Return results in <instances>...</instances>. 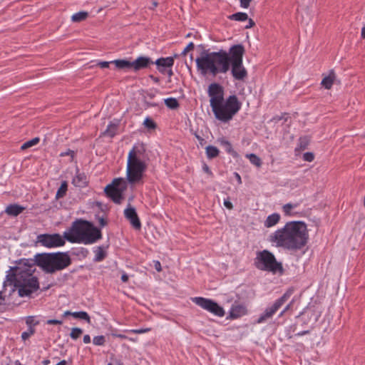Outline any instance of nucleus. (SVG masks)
Returning a JSON list of instances; mask_svg holds the SVG:
<instances>
[{"label": "nucleus", "mask_w": 365, "mask_h": 365, "mask_svg": "<svg viewBox=\"0 0 365 365\" xmlns=\"http://www.w3.org/2000/svg\"><path fill=\"white\" fill-rule=\"evenodd\" d=\"M298 204L287 203L283 206V210L286 214H289L292 208H295Z\"/></svg>", "instance_id": "39"}, {"label": "nucleus", "mask_w": 365, "mask_h": 365, "mask_svg": "<svg viewBox=\"0 0 365 365\" xmlns=\"http://www.w3.org/2000/svg\"><path fill=\"white\" fill-rule=\"evenodd\" d=\"M61 156H66V155H71V157H73L74 155V151L73 150H68L67 151L64 152V153H61Z\"/></svg>", "instance_id": "51"}, {"label": "nucleus", "mask_w": 365, "mask_h": 365, "mask_svg": "<svg viewBox=\"0 0 365 365\" xmlns=\"http://www.w3.org/2000/svg\"><path fill=\"white\" fill-rule=\"evenodd\" d=\"M33 265H37L44 272L53 274L63 270L71 264V258L68 252L39 253L34 256Z\"/></svg>", "instance_id": "7"}, {"label": "nucleus", "mask_w": 365, "mask_h": 365, "mask_svg": "<svg viewBox=\"0 0 365 365\" xmlns=\"http://www.w3.org/2000/svg\"><path fill=\"white\" fill-rule=\"evenodd\" d=\"M41 363L43 365H48L50 364V360L48 359H46L43 360Z\"/></svg>", "instance_id": "63"}, {"label": "nucleus", "mask_w": 365, "mask_h": 365, "mask_svg": "<svg viewBox=\"0 0 365 365\" xmlns=\"http://www.w3.org/2000/svg\"><path fill=\"white\" fill-rule=\"evenodd\" d=\"M176 55H175V56L159 58L155 61H153V64L156 65L157 69L160 73L165 74L166 69L170 68L173 66L174 59Z\"/></svg>", "instance_id": "13"}, {"label": "nucleus", "mask_w": 365, "mask_h": 365, "mask_svg": "<svg viewBox=\"0 0 365 365\" xmlns=\"http://www.w3.org/2000/svg\"><path fill=\"white\" fill-rule=\"evenodd\" d=\"M83 330L81 328L75 327L71 329L70 336L73 339H77L82 334Z\"/></svg>", "instance_id": "34"}, {"label": "nucleus", "mask_w": 365, "mask_h": 365, "mask_svg": "<svg viewBox=\"0 0 365 365\" xmlns=\"http://www.w3.org/2000/svg\"><path fill=\"white\" fill-rule=\"evenodd\" d=\"M89 252L86 248L81 247L76 253L77 255H82L83 257H86L88 255Z\"/></svg>", "instance_id": "47"}, {"label": "nucleus", "mask_w": 365, "mask_h": 365, "mask_svg": "<svg viewBox=\"0 0 365 365\" xmlns=\"http://www.w3.org/2000/svg\"><path fill=\"white\" fill-rule=\"evenodd\" d=\"M335 78V74L334 71H331L329 76H325L322 81L321 84L326 89H330L334 83V81Z\"/></svg>", "instance_id": "22"}, {"label": "nucleus", "mask_w": 365, "mask_h": 365, "mask_svg": "<svg viewBox=\"0 0 365 365\" xmlns=\"http://www.w3.org/2000/svg\"><path fill=\"white\" fill-rule=\"evenodd\" d=\"M72 317L76 319H83L88 323L91 322L90 316L86 312L84 311L72 312Z\"/></svg>", "instance_id": "31"}, {"label": "nucleus", "mask_w": 365, "mask_h": 365, "mask_svg": "<svg viewBox=\"0 0 365 365\" xmlns=\"http://www.w3.org/2000/svg\"><path fill=\"white\" fill-rule=\"evenodd\" d=\"M96 219L98 220V222H99L101 227H104L107 225L108 221L106 219L103 218V217H100L98 215H96Z\"/></svg>", "instance_id": "45"}, {"label": "nucleus", "mask_w": 365, "mask_h": 365, "mask_svg": "<svg viewBox=\"0 0 365 365\" xmlns=\"http://www.w3.org/2000/svg\"><path fill=\"white\" fill-rule=\"evenodd\" d=\"M95 252V262H101L106 257V252L104 251L103 247L101 246L97 247L96 250L94 251Z\"/></svg>", "instance_id": "25"}, {"label": "nucleus", "mask_w": 365, "mask_h": 365, "mask_svg": "<svg viewBox=\"0 0 365 365\" xmlns=\"http://www.w3.org/2000/svg\"><path fill=\"white\" fill-rule=\"evenodd\" d=\"M110 63H112L111 61H99L96 65L101 68H108Z\"/></svg>", "instance_id": "46"}, {"label": "nucleus", "mask_w": 365, "mask_h": 365, "mask_svg": "<svg viewBox=\"0 0 365 365\" xmlns=\"http://www.w3.org/2000/svg\"><path fill=\"white\" fill-rule=\"evenodd\" d=\"M293 301H292L289 304H288L284 308V310L287 312L292 307Z\"/></svg>", "instance_id": "60"}, {"label": "nucleus", "mask_w": 365, "mask_h": 365, "mask_svg": "<svg viewBox=\"0 0 365 365\" xmlns=\"http://www.w3.org/2000/svg\"><path fill=\"white\" fill-rule=\"evenodd\" d=\"M151 64H153V61L148 56H139L135 61H132V70L138 71L148 68Z\"/></svg>", "instance_id": "14"}, {"label": "nucleus", "mask_w": 365, "mask_h": 365, "mask_svg": "<svg viewBox=\"0 0 365 365\" xmlns=\"http://www.w3.org/2000/svg\"><path fill=\"white\" fill-rule=\"evenodd\" d=\"M229 19L237 21H245L248 19V15L244 12H237L229 16Z\"/></svg>", "instance_id": "28"}, {"label": "nucleus", "mask_w": 365, "mask_h": 365, "mask_svg": "<svg viewBox=\"0 0 365 365\" xmlns=\"http://www.w3.org/2000/svg\"><path fill=\"white\" fill-rule=\"evenodd\" d=\"M155 96V95L153 93H148L143 96V103L146 108L158 107L160 106L158 102L153 101Z\"/></svg>", "instance_id": "20"}, {"label": "nucleus", "mask_w": 365, "mask_h": 365, "mask_svg": "<svg viewBox=\"0 0 365 365\" xmlns=\"http://www.w3.org/2000/svg\"><path fill=\"white\" fill-rule=\"evenodd\" d=\"M191 300L202 309L212 313L217 317H222L225 316V312L224 309L216 302L211 299L202 297H192Z\"/></svg>", "instance_id": "10"}, {"label": "nucleus", "mask_w": 365, "mask_h": 365, "mask_svg": "<svg viewBox=\"0 0 365 365\" xmlns=\"http://www.w3.org/2000/svg\"><path fill=\"white\" fill-rule=\"evenodd\" d=\"M145 153V148L143 144L135 145L128 155L126 180L115 178L106 186L104 192L106 196L115 204H121L123 200V193L127 190L128 182L133 185L143 182L144 173L147 169V164L143 160Z\"/></svg>", "instance_id": "2"}, {"label": "nucleus", "mask_w": 365, "mask_h": 365, "mask_svg": "<svg viewBox=\"0 0 365 365\" xmlns=\"http://www.w3.org/2000/svg\"><path fill=\"white\" fill-rule=\"evenodd\" d=\"M46 324H63V321L62 320H58V319H48L46 322Z\"/></svg>", "instance_id": "49"}, {"label": "nucleus", "mask_w": 365, "mask_h": 365, "mask_svg": "<svg viewBox=\"0 0 365 365\" xmlns=\"http://www.w3.org/2000/svg\"><path fill=\"white\" fill-rule=\"evenodd\" d=\"M111 63H113L119 70H132V61L127 59H117L111 61Z\"/></svg>", "instance_id": "18"}, {"label": "nucleus", "mask_w": 365, "mask_h": 365, "mask_svg": "<svg viewBox=\"0 0 365 365\" xmlns=\"http://www.w3.org/2000/svg\"><path fill=\"white\" fill-rule=\"evenodd\" d=\"M220 145L225 149V150L231 155L234 158L238 157L237 153L232 148L231 143L222 138L218 140Z\"/></svg>", "instance_id": "19"}, {"label": "nucleus", "mask_w": 365, "mask_h": 365, "mask_svg": "<svg viewBox=\"0 0 365 365\" xmlns=\"http://www.w3.org/2000/svg\"><path fill=\"white\" fill-rule=\"evenodd\" d=\"M66 239L60 234H43L38 236V242L41 245L52 248L63 246L66 243Z\"/></svg>", "instance_id": "11"}, {"label": "nucleus", "mask_w": 365, "mask_h": 365, "mask_svg": "<svg viewBox=\"0 0 365 365\" xmlns=\"http://www.w3.org/2000/svg\"><path fill=\"white\" fill-rule=\"evenodd\" d=\"M312 315H314L313 312L312 310L309 309V310L302 312L301 314L299 316V317L303 320H305L306 318H309Z\"/></svg>", "instance_id": "41"}, {"label": "nucleus", "mask_w": 365, "mask_h": 365, "mask_svg": "<svg viewBox=\"0 0 365 365\" xmlns=\"http://www.w3.org/2000/svg\"><path fill=\"white\" fill-rule=\"evenodd\" d=\"M63 237L71 243L91 245L101 240L102 233L89 221L79 219L72 223L68 231L63 232Z\"/></svg>", "instance_id": "6"}, {"label": "nucleus", "mask_w": 365, "mask_h": 365, "mask_svg": "<svg viewBox=\"0 0 365 365\" xmlns=\"http://www.w3.org/2000/svg\"><path fill=\"white\" fill-rule=\"evenodd\" d=\"M143 125L149 129H155L156 128V123L148 117L145 119Z\"/></svg>", "instance_id": "38"}, {"label": "nucleus", "mask_w": 365, "mask_h": 365, "mask_svg": "<svg viewBox=\"0 0 365 365\" xmlns=\"http://www.w3.org/2000/svg\"><path fill=\"white\" fill-rule=\"evenodd\" d=\"M68 190V184L66 181L62 182L60 187L58 189L56 194V198L60 199L63 197L67 192Z\"/></svg>", "instance_id": "29"}, {"label": "nucleus", "mask_w": 365, "mask_h": 365, "mask_svg": "<svg viewBox=\"0 0 365 365\" xmlns=\"http://www.w3.org/2000/svg\"><path fill=\"white\" fill-rule=\"evenodd\" d=\"M255 265L259 270L271 272L272 273L283 272L282 263L277 262L274 255L267 250L257 253Z\"/></svg>", "instance_id": "8"}, {"label": "nucleus", "mask_w": 365, "mask_h": 365, "mask_svg": "<svg viewBox=\"0 0 365 365\" xmlns=\"http://www.w3.org/2000/svg\"><path fill=\"white\" fill-rule=\"evenodd\" d=\"M245 53L242 44L232 46L228 52L223 49L212 52L205 50L195 60L197 70L202 76L211 75L215 77L219 73H226L231 67L232 77L243 81L248 75L243 66Z\"/></svg>", "instance_id": "1"}, {"label": "nucleus", "mask_w": 365, "mask_h": 365, "mask_svg": "<svg viewBox=\"0 0 365 365\" xmlns=\"http://www.w3.org/2000/svg\"><path fill=\"white\" fill-rule=\"evenodd\" d=\"M293 292V289H287L281 297L276 299L272 305L268 306L265 309L264 312L262 313L259 318L257 319V323L262 324L267 322L268 319H272L273 316L282 307V305L289 299Z\"/></svg>", "instance_id": "9"}, {"label": "nucleus", "mask_w": 365, "mask_h": 365, "mask_svg": "<svg viewBox=\"0 0 365 365\" xmlns=\"http://www.w3.org/2000/svg\"><path fill=\"white\" fill-rule=\"evenodd\" d=\"M224 205L229 210H232L233 208L232 203L230 201L229 199H225L224 200Z\"/></svg>", "instance_id": "50"}, {"label": "nucleus", "mask_w": 365, "mask_h": 365, "mask_svg": "<svg viewBox=\"0 0 365 365\" xmlns=\"http://www.w3.org/2000/svg\"><path fill=\"white\" fill-rule=\"evenodd\" d=\"M194 135L196 138V139L198 140L199 144L201 146H203L206 143L205 140L198 133H197V132L194 133Z\"/></svg>", "instance_id": "43"}, {"label": "nucleus", "mask_w": 365, "mask_h": 365, "mask_svg": "<svg viewBox=\"0 0 365 365\" xmlns=\"http://www.w3.org/2000/svg\"><path fill=\"white\" fill-rule=\"evenodd\" d=\"M246 157L250 160V163L252 165H255L258 168H259L262 165V160L257 155L254 153H250L247 154Z\"/></svg>", "instance_id": "32"}, {"label": "nucleus", "mask_w": 365, "mask_h": 365, "mask_svg": "<svg viewBox=\"0 0 365 365\" xmlns=\"http://www.w3.org/2000/svg\"><path fill=\"white\" fill-rule=\"evenodd\" d=\"M151 330V328H145V329H131L130 330V332L135 333V334H143L148 332Z\"/></svg>", "instance_id": "42"}, {"label": "nucleus", "mask_w": 365, "mask_h": 365, "mask_svg": "<svg viewBox=\"0 0 365 365\" xmlns=\"http://www.w3.org/2000/svg\"><path fill=\"white\" fill-rule=\"evenodd\" d=\"M5 297L3 296L2 292L0 291V305L4 304Z\"/></svg>", "instance_id": "57"}, {"label": "nucleus", "mask_w": 365, "mask_h": 365, "mask_svg": "<svg viewBox=\"0 0 365 365\" xmlns=\"http://www.w3.org/2000/svg\"><path fill=\"white\" fill-rule=\"evenodd\" d=\"M248 24L245 26V29H250L255 25V21L252 19H248Z\"/></svg>", "instance_id": "52"}, {"label": "nucleus", "mask_w": 365, "mask_h": 365, "mask_svg": "<svg viewBox=\"0 0 365 365\" xmlns=\"http://www.w3.org/2000/svg\"><path fill=\"white\" fill-rule=\"evenodd\" d=\"M24 210V207L18 204H11L6 207L5 212L10 216L16 217L21 214Z\"/></svg>", "instance_id": "17"}, {"label": "nucleus", "mask_w": 365, "mask_h": 365, "mask_svg": "<svg viewBox=\"0 0 365 365\" xmlns=\"http://www.w3.org/2000/svg\"><path fill=\"white\" fill-rule=\"evenodd\" d=\"M234 175H235L236 179L237 180L238 183L241 184L242 180H241L240 175L237 173H234Z\"/></svg>", "instance_id": "58"}, {"label": "nucleus", "mask_w": 365, "mask_h": 365, "mask_svg": "<svg viewBox=\"0 0 365 365\" xmlns=\"http://www.w3.org/2000/svg\"><path fill=\"white\" fill-rule=\"evenodd\" d=\"M203 170H204L205 173H208V174H210V175H212V172L210 171V170L209 167H208L206 164H205V165H203Z\"/></svg>", "instance_id": "56"}, {"label": "nucleus", "mask_w": 365, "mask_h": 365, "mask_svg": "<svg viewBox=\"0 0 365 365\" xmlns=\"http://www.w3.org/2000/svg\"><path fill=\"white\" fill-rule=\"evenodd\" d=\"M207 95L215 118L220 122H230L242 108V103L236 95H230L225 99V89L220 83H210Z\"/></svg>", "instance_id": "3"}, {"label": "nucleus", "mask_w": 365, "mask_h": 365, "mask_svg": "<svg viewBox=\"0 0 365 365\" xmlns=\"http://www.w3.org/2000/svg\"><path fill=\"white\" fill-rule=\"evenodd\" d=\"M39 141H40V138L38 137L34 138L33 139L29 140L25 142L24 143H23L22 145L21 146V149L22 150H24L29 148H31L34 145H37L39 143Z\"/></svg>", "instance_id": "33"}, {"label": "nucleus", "mask_w": 365, "mask_h": 365, "mask_svg": "<svg viewBox=\"0 0 365 365\" xmlns=\"http://www.w3.org/2000/svg\"><path fill=\"white\" fill-rule=\"evenodd\" d=\"M88 181L86 175L81 173L78 168H76V175L72 180V184L78 187H85L88 185Z\"/></svg>", "instance_id": "15"}, {"label": "nucleus", "mask_w": 365, "mask_h": 365, "mask_svg": "<svg viewBox=\"0 0 365 365\" xmlns=\"http://www.w3.org/2000/svg\"><path fill=\"white\" fill-rule=\"evenodd\" d=\"M124 215L135 230H140L141 228V223L136 210L134 207H131L130 205L125 209Z\"/></svg>", "instance_id": "12"}, {"label": "nucleus", "mask_w": 365, "mask_h": 365, "mask_svg": "<svg viewBox=\"0 0 365 365\" xmlns=\"http://www.w3.org/2000/svg\"><path fill=\"white\" fill-rule=\"evenodd\" d=\"M88 17V12L81 11L72 15L71 21L74 23H79L85 21Z\"/></svg>", "instance_id": "24"}, {"label": "nucleus", "mask_w": 365, "mask_h": 365, "mask_svg": "<svg viewBox=\"0 0 365 365\" xmlns=\"http://www.w3.org/2000/svg\"><path fill=\"white\" fill-rule=\"evenodd\" d=\"M195 47V45L192 42L188 43V45L185 48L183 51L182 52V55L185 56L188 51L192 50Z\"/></svg>", "instance_id": "44"}, {"label": "nucleus", "mask_w": 365, "mask_h": 365, "mask_svg": "<svg viewBox=\"0 0 365 365\" xmlns=\"http://www.w3.org/2000/svg\"><path fill=\"white\" fill-rule=\"evenodd\" d=\"M26 324L29 327H34L39 324V322L35 319L33 316H29L26 319Z\"/></svg>", "instance_id": "37"}, {"label": "nucleus", "mask_w": 365, "mask_h": 365, "mask_svg": "<svg viewBox=\"0 0 365 365\" xmlns=\"http://www.w3.org/2000/svg\"><path fill=\"white\" fill-rule=\"evenodd\" d=\"M35 333V328L34 327H29L27 331H24L21 334V339L23 340L28 339L31 336H32Z\"/></svg>", "instance_id": "36"}, {"label": "nucleus", "mask_w": 365, "mask_h": 365, "mask_svg": "<svg viewBox=\"0 0 365 365\" xmlns=\"http://www.w3.org/2000/svg\"><path fill=\"white\" fill-rule=\"evenodd\" d=\"M247 313V309L243 305H233L230 311V317L232 319H237Z\"/></svg>", "instance_id": "16"}, {"label": "nucleus", "mask_w": 365, "mask_h": 365, "mask_svg": "<svg viewBox=\"0 0 365 365\" xmlns=\"http://www.w3.org/2000/svg\"><path fill=\"white\" fill-rule=\"evenodd\" d=\"M220 151L218 148L213 145L206 147V155L209 159H212L218 156Z\"/></svg>", "instance_id": "26"}, {"label": "nucleus", "mask_w": 365, "mask_h": 365, "mask_svg": "<svg viewBox=\"0 0 365 365\" xmlns=\"http://www.w3.org/2000/svg\"><path fill=\"white\" fill-rule=\"evenodd\" d=\"M165 106L170 108V109H177L179 106H180V104L178 101V100L175 98H168L166 99H165Z\"/></svg>", "instance_id": "30"}, {"label": "nucleus", "mask_w": 365, "mask_h": 365, "mask_svg": "<svg viewBox=\"0 0 365 365\" xmlns=\"http://www.w3.org/2000/svg\"><path fill=\"white\" fill-rule=\"evenodd\" d=\"M67 316H72V312H71V311H66V312H64V313L63 314V317H66Z\"/></svg>", "instance_id": "62"}, {"label": "nucleus", "mask_w": 365, "mask_h": 365, "mask_svg": "<svg viewBox=\"0 0 365 365\" xmlns=\"http://www.w3.org/2000/svg\"><path fill=\"white\" fill-rule=\"evenodd\" d=\"M361 38H365V26L362 27L361 29Z\"/></svg>", "instance_id": "61"}, {"label": "nucleus", "mask_w": 365, "mask_h": 365, "mask_svg": "<svg viewBox=\"0 0 365 365\" xmlns=\"http://www.w3.org/2000/svg\"><path fill=\"white\" fill-rule=\"evenodd\" d=\"M165 73H167L169 77H171L173 75L172 68L166 69Z\"/></svg>", "instance_id": "59"}, {"label": "nucleus", "mask_w": 365, "mask_h": 365, "mask_svg": "<svg viewBox=\"0 0 365 365\" xmlns=\"http://www.w3.org/2000/svg\"><path fill=\"white\" fill-rule=\"evenodd\" d=\"M252 0H240V6L244 8V9H247L250 6V2L252 1Z\"/></svg>", "instance_id": "48"}, {"label": "nucleus", "mask_w": 365, "mask_h": 365, "mask_svg": "<svg viewBox=\"0 0 365 365\" xmlns=\"http://www.w3.org/2000/svg\"><path fill=\"white\" fill-rule=\"evenodd\" d=\"M121 280L123 282H127L128 281V275L125 273L123 274L121 276Z\"/></svg>", "instance_id": "55"}, {"label": "nucleus", "mask_w": 365, "mask_h": 365, "mask_svg": "<svg viewBox=\"0 0 365 365\" xmlns=\"http://www.w3.org/2000/svg\"><path fill=\"white\" fill-rule=\"evenodd\" d=\"M280 220V215L278 213H273L269 215L264 222L266 227H271L277 225Z\"/></svg>", "instance_id": "21"}, {"label": "nucleus", "mask_w": 365, "mask_h": 365, "mask_svg": "<svg viewBox=\"0 0 365 365\" xmlns=\"http://www.w3.org/2000/svg\"><path fill=\"white\" fill-rule=\"evenodd\" d=\"M314 159V155L313 153L307 152L304 153L303 160L307 162H312Z\"/></svg>", "instance_id": "40"}, {"label": "nucleus", "mask_w": 365, "mask_h": 365, "mask_svg": "<svg viewBox=\"0 0 365 365\" xmlns=\"http://www.w3.org/2000/svg\"><path fill=\"white\" fill-rule=\"evenodd\" d=\"M308 240L307 225L301 221L289 222L283 228L278 229L269 235L271 242L289 251L302 250L307 244Z\"/></svg>", "instance_id": "4"}, {"label": "nucleus", "mask_w": 365, "mask_h": 365, "mask_svg": "<svg viewBox=\"0 0 365 365\" xmlns=\"http://www.w3.org/2000/svg\"><path fill=\"white\" fill-rule=\"evenodd\" d=\"M93 343L96 346H103L106 343V337L103 335L96 336L93 339Z\"/></svg>", "instance_id": "35"}, {"label": "nucleus", "mask_w": 365, "mask_h": 365, "mask_svg": "<svg viewBox=\"0 0 365 365\" xmlns=\"http://www.w3.org/2000/svg\"><path fill=\"white\" fill-rule=\"evenodd\" d=\"M310 142V139L308 136H302L299 139V143L296 150H304L307 148Z\"/></svg>", "instance_id": "27"}, {"label": "nucleus", "mask_w": 365, "mask_h": 365, "mask_svg": "<svg viewBox=\"0 0 365 365\" xmlns=\"http://www.w3.org/2000/svg\"><path fill=\"white\" fill-rule=\"evenodd\" d=\"M24 266H16L9 269L6 279L18 289L21 297H30L39 289L38 278L34 275L35 268L29 259Z\"/></svg>", "instance_id": "5"}, {"label": "nucleus", "mask_w": 365, "mask_h": 365, "mask_svg": "<svg viewBox=\"0 0 365 365\" xmlns=\"http://www.w3.org/2000/svg\"><path fill=\"white\" fill-rule=\"evenodd\" d=\"M83 342L85 344H88V343L91 342V337H90V336L88 334L84 335V336H83Z\"/></svg>", "instance_id": "54"}, {"label": "nucleus", "mask_w": 365, "mask_h": 365, "mask_svg": "<svg viewBox=\"0 0 365 365\" xmlns=\"http://www.w3.org/2000/svg\"><path fill=\"white\" fill-rule=\"evenodd\" d=\"M155 268L158 272H160L162 270L161 264L159 261H154Z\"/></svg>", "instance_id": "53"}, {"label": "nucleus", "mask_w": 365, "mask_h": 365, "mask_svg": "<svg viewBox=\"0 0 365 365\" xmlns=\"http://www.w3.org/2000/svg\"><path fill=\"white\" fill-rule=\"evenodd\" d=\"M66 364L67 363L66 360H62L60 362H58L56 365H66Z\"/></svg>", "instance_id": "64"}, {"label": "nucleus", "mask_w": 365, "mask_h": 365, "mask_svg": "<svg viewBox=\"0 0 365 365\" xmlns=\"http://www.w3.org/2000/svg\"><path fill=\"white\" fill-rule=\"evenodd\" d=\"M118 128V123L110 122L108 125L106 130L103 133V135L109 136L110 138H113L116 134Z\"/></svg>", "instance_id": "23"}]
</instances>
